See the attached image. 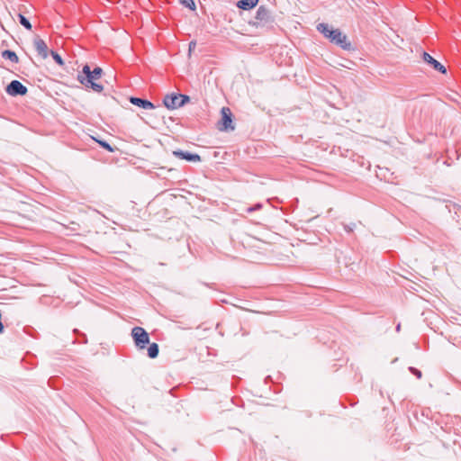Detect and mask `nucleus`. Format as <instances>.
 <instances>
[{
  "label": "nucleus",
  "instance_id": "1",
  "mask_svg": "<svg viewBox=\"0 0 461 461\" xmlns=\"http://www.w3.org/2000/svg\"><path fill=\"white\" fill-rule=\"evenodd\" d=\"M83 75H78L77 80L86 87L92 88L95 92L101 93L104 90L102 84L96 83L95 80L99 79L102 76L103 70L101 68H95L91 71L88 65L83 68Z\"/></svg>",
  "mask_w": 461,
  "mask_h": 461
},
{
  "label": "nucleus",
  "instance_id": "2",
  "mask_svg": "<svg viewBox=\"0 0 461 461\" xmlns=\"http://www.w3.org/2000/svg\"><path fill=\"white\" fill-rule=\"evenodd\" d=\"M318 29L325 37L330 39L331 42L339 44L343 48H347L349 45L347 43V36L339 30L330 28L327 24H320Z\"/></svg>",
  "mask_w": 461,
  "mask_h": 461
},
{
  "label": "nucleus",
  "instance_id": "3",
  "mask_svg": "<svg viewBox=\"0 0 461 461\" xmlns=\"http://www.w3.org/2000/svg\"><path fill=\"white\" fill-rule=\"evenodd\" d=\"M190 100L188 95H181V94H172L167 95L164 97L163 104L164 105L170 110L177 109Z\"/></svg>",
  "mask_w": 461,
  "mask_h": 461
},
{
  "label": "nucleus",
  "instance_id": "4",
  "mask_svg": "<svg viewBox=\"0 0 461 461\" xmlns=\"http://www.w3.org/2000/svg\"><path fill=\"white\" fill-rule=\"evenodd\" d=\"M131 336L135 342V345L143 349L147 344L149 343V337L148 332L141 327H135L131 330Z\"/></svg>",
  "mask_w": 461,
  "mask_h": 461
},
{
  "label": "nucleus",
  "instance_id": "5",
  "mask_svg": "<svg viewBox=\"0 0 461 461\" xmlns=\"http://www.w3.org/2000/svg\"><path fill=\"white\" fill-rule=\"evenodd\" d=\"M221 120L219 122V129L221 131L234 130L232 124V113L229 107H222L221 110Z\"/></svg>",
  "mask_w": 461,
  "mask_h": 461
},
{
  "label": "nucleus",
  "instance_id": "6",
  "mask_svg": "<svg viewBox=\"0 0 461 461\" xmlns=\"http://www.w3.org/2000/svg\"><path fill=\"white\" fill-rule=\"evenodd\" d=\"M6 92L12 96L25 95L28 89L18 80H13L6 87Z\"/></svg>",
  "mask_w": 461,
  "mask_h": 461
},
{
  "label": "nucleus",
  "instance_id": "7",
  "mask_svg": "<svg viewBox=\"0 0 461 461\" xmlns=\"http://www.w3.org/2000/svg\"><path fill=\"white\" fill-rule=\"evenodd\" d=\"M34 48L38 54L43 59H47L49 56V49L47 44L42 39H35L33 42Z\"/></svg>",
  "mask_w": 461,
  "mask_h": 461
},
{
  "label": "nucleus",
  "instance_id": "8",
  "mask_svg": "<svg viewBox=\"0 0 461 461\" xmlns=\"http://www.w3.org/2000/svg\"><path fill=\"white\" fill-rule=\"evenodd\" d=\"M422 57H423V60L425 62H427L428 64L431 65L434 68V69L441 72L442 74L447 73L446 68L442 64H440L438 60L433 59L429 53L423 52Z\"/></svg>",
  "mask_w": 461,
  "mask_h": 461
},
{
  "label": "nucleus",
  "instance_id": "9",
  "mask_svg": "<svg viewBox=\"0 0 461 461\" xmlns=\"http://www.w3.org/2000/svg\"><path fill=\"white\" fill-rule=\"evenodd\" d=\"M173 154L181 159H185L191 162H199L201 161V157L198 154H192L189 152H184L182 150H176Z\"/></svg>",
  "mask_w": 461,
  "mask_h": 461
},
{
  "label": "nucleus",
  "instance_id": "10",
  "mask_svg": "<svg viewBox=\"0 0 461 461\" xmlns=\"http://www.w3.org/2000/svg\"><path fill=\"white\" fill-rule=\"evenodd\" d=\"M130 102L132 104L141 107L143 109H153L155 107L151 102L139 97H131Z\"/></svg>",
  "mask_w": 461,
  "mask_h": 461
},
{
  "label": "nucleus",
  "instance_id": "11",
  "mask_svg": "<svg viewBox=\"0 0 461 461\" xmlns=\"http://www.w3.org/2000/svg\"><path fill=\"white\" fill-rule=\"evenodd\" d=\"M259 0H240L237 3V6L242 10H250L255 7Z\"/></svg>",
  "mask_w": 461,
  "mask_h": 461
},
{
  "label": "nucleus",
  "instance_id": "12",
  "mask_svg": "<svg viewBox=\"0 0 461 461\" xmlns=\"http://www.w3.org/2000/svg\"><path fill=\"white\" fill-rule=\"evenodd\" d=\"M2 57L4 59H10L12 62L14 63H18L19 62V58L18 56L16 55L15 52L12 51V50H4L2 52Z\"/></svg>",
  "mask_w": 461,
  "mask_h": 461
},
{
  "label": "nucleus",
  "instance_id": "13",
  "mask_svg": "<svg viewBox=\"0 0 461 461\" xmlns=\"http://www.w3.org/2000/svg\"><path fill=\"white\" fill-rule=\"evenodd\" d=\"M148 355L150 358H155L158 355V346L157 343H151L149 346Z\"/></svg>",
  "mask_w": 461,
  "mask_h": 461
},
{
  "label": "nucleus",
  "instance_id": "14",
  "mask_svg": "<svg viewBox=\"0 0 461 461\" xmlns=\"http://www.w3.org/2000/svg\"><path fill=\"white\" fill-rule=\"evenodd\" d=\"M93 140H95L101 147H103L104 149L108 150L109 152H113L114 149L106 141L98 140L96 138L93 137Z\"/></svg>",
  "mask_w": 461,
  "mask_h": 461
},
{
  "label": "nucleus",
  "instance_id": "15",
  "mask_svg": "<svg viewBox=\"0 0 461 461\" xmlns=\"http://www.w3.org/2000/svg\"><path fill=\"white\" fill-rule=\"evenodd\" d=\"M179 2L192 11H194L196 9V5L194 0H179Z\"/></svg>",
  "mask_w": 461,
  "mask_h": 461
},
{
  "label": "nucleus",
  "instance_id": "16",
  "mask_svg": "<svg viewBox=\"0 0 461 461\" xmlns=\"http://www.w3.org/2000/svg\"><path fill=\"white\" fill-rule=\"evenodd\" d=\"M19 20H20L21 24L23 26H24L27 30L32 29L31 23L21 14H19Z\"/></svg>",
  "mask_w": 461,
  "mask_h": 461
},
{
  "label": "nucleus",
  "instance_id": "17",
  "mask_svg": "<svg viewBox=\"0 0 461 461\" xmlns=\"http://www.w3.org/2000/svg\"><path fill=\"white\" fill-rule=\"evenodd\" d=\"M268 15V11L267 8L260 6L258 9V18H265Z\"/></svg>",
  "mask_w": 461,
  "mask_h": 461
},
{
  "label": "nucleus",
  "instance_id": "18",
  "mask_svg": "<svg viewBox=\"0 0 461 461\" xmlns=\"http://www.w3.org/2000/svg\"><path fill=\"white\" fill-rule=\"evenodd\" d=\"M50 54H51L52 58L54 59V60L59 66H63L64 65L63 59H61V57L58 53H56L55 51H50Z\"/></svg>",
  "mask_w": 461,
  "mask_h": 461
},
{
  "label": "nucleus",
  "instance_id": "19",
  "mask_svg": "<svg viewBox=\"0 0 461 461\" xmlns=\"http://www.w3.org/2000/svg\"><path fill=\"white\" fill-rule=\"evenodd\" d=\"M196 46V43L194 41H191L189 43V51L191 52Z\"/></svg>",
  "mask_w": 461,
  "mask_h": 461
}]
</instances>
